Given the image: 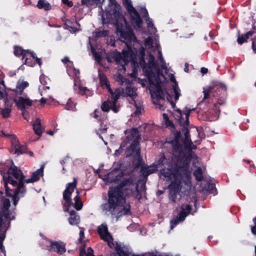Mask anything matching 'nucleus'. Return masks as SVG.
Listing matches in <instances>:
<instances>
[{
    "label": "nucleus",
    "mask_w": 256,
    "mask_h": 256,
    "mask_svg": "<svg viewBox=\"0 0 256 256\" xmlns=\"http://www.w3.org/2000/svg\"><path fill=\"white\" fill-rule=\"evenodd\" d=\"M133 184V178H125L116 186L110 188L108 192V198L100 206L102 211L106 215L114 214L117 208L123 206L126 200L123 188L124 186L132 185Z\"/></svg>",
    "instance_id": "1"
},
{
    "label": "nucleus",
    "mask_w": 256,
    "mask_h": 256,
    "mask_svg": "<svg viewBox=\"0 0 256 256\" xmlns=\"http://www.w3.org/2000/svg\"><path fill=\"white\" fill-rule=\"evenodd\" d=\"M109 6L114 5L115 9L114 10L116 22L115 26L116 28V34L128 42H136L137 38L134 34L131 28L128 24L125 18L120 12V6L118 4L115 0H108Z\"/></svg>",
    "instance_id": "2"
},
{
    "label": "nucleus",
    "mask_w": 256,
    "mask_h": 256,
    "mask_svg": "<svg viewBox=\"0 0 256 256\" xmlns=\"http://www.w3.org/2000/svg\"><path fill=\"white\" fill-rule=\"evenodd\" d=\"M190 161L186 160L184 162L175 163L171 168L167 169L162 168L160 170V173L168 181L172 180L175 177L182 175L186 176V184L187 185L191 184V172L190 170Z\"/></svg>",
    "instance_id": "3"
},
{
    "label": "nucleus",
    "mask_w": 256,
    "mask_h": 256,
    "mask_svg": "<svg viewBox=\"0 0 256 256\" xmlns=\"http://www.w3.org/2000/svg\"><path fill=\"white\" fill-rule=\"evenodd\" d=\"M10 206V200L5 199L0 212V232H6L10 226V221L15 219V212L9 210Z\"/></svg>",
    "instance_id": "4"
},
{
    "label": "nucleus",
    "mask_w": 256,
    "mask_h": 256,
    "mask_svg": "<svg viewBox=\"0 0 256 256\" xmlns=\"http://www.w3.org/2000/svg\"><path fill=\"white\" fill-rule=\"evenodd\" d=\"M4 182H6L12 186H14L20 182L24 183L25 176L22 170L14 165L12 166L7 170L6 174L2 172Z\"/></svg>",
    "instance_id": "5"
},
{
    "label": "nucleus",
    "mask_w": 256,
    "mask_h": 256,
    "mask_svg": "<svg viewBox=\"0 0 256 256\" xmlns=\"http://www.w3.org/2000/svg\"><path fill=\"white\" fill-rule=\"evenodd\" d=\"M195 108H188V107L185 108L184 112V114L186 116V120H184L182 117V112L180 109H177L176 111L178 112V114L176 116V119L178 121V123L183 126V128L182 129V132L184 134V140L183 142L184 144H186L189 143L190 142H192L190 139V134L189 130L188 128V125L189 124V116L190 114L192 111L194 110Z\"/></svg>",
    "instance_id": "6"
},
{
    "label": "nucleus",
    "mask_w": 256,
    "mask_h": 256,
    "mask_svg": "<svg viewBox=\"0 0 256 256\" xmlns=\"http://www.w3.org/2000/svg\"><path fill=\"white\" fill-rule=\"evenodd\" d=\"M147 77L148 78L150 83L154 85L156 88L154 93L152 95L153 98H154V96L156 98V100L154 101V102L156 104L159 105L160 106V108H161L162 107V105L160 104V100H164L165 92L160 86V80L159 77L156 76L154 72L152 71L148 72Z\"/></svg>",
    "instance_id": "7"
},
{
    "label": "nucleus",
    "mask_w": 256,
    "mask_h": 256,
    "mask_svg": "<svg viewBox=\"0 0 256 256\" xmlns=\"http://www.w3.org/2000/svg\"><path fill=\"white\" fill-rule=\"evenodd\" d=\"M192 210V206L190 204H182L180 206V212L178 214L176 218H174L170 221L171 228H174L180 222H183L185 220L186 218L190 214L194 215V214L197 212L196 208L195 210L192 212H191Z\"/></svg>",
    "instance_id": "8"
},
{
    "label": "nucleus",
    "mask_w": 256,
    "mask_h": 256,
    "mask_svg": "<svg viewBox=\"0 0 256 256\" xmlns=\"http://www.w3.org/2000/svg\"><path fill=\"white\" fill-rule=\"evenodd\" d=\"M124 4L128 12L130 14L131 22L135 28H140L142 20L136 10L133 6L130 0H124Z\"/></svg>",
    "instance_id": "9"
},
{
    "label": "nucleus",
    "mask_w": 256,
    "mask_h": 256,
    "mask_svg": "<svg viewBox=\"0 0 256 256\" xmlns=\"http://www.w3.org/2000/svg\"><path fill=\"white\" fill-rule=\"evenodd\" d=\"M18 108L22 112V114L24 118L27 121H29L30 116L26 110L27 106H32V100L28 98L18 96L14 100Z\"/></svg>",
    "instance_id": "10"
},
{
    "label": "nucleus",
    "mask_w": 256,
    "mask_h": 256,
    "mask_svg": "<svg viewBox=\"0 0 256 256\" xmlns=\"http://www.w3.org/2000/svg\"><path fill=\"white\" fill-rule=\"evenodd\" d=\"M8 136L11 142V148L10 150V153L17 154L18 156L26 153V146L20 144L15 134H8Z\"/></svg>",
    "instance_id": "11"
},
{
    "label": "nucleus",
    "mask_w": 256,
    "mask_h": 256,
    "mask_svg": "<svg viewBox=\"0 0 256 256\" xmlns=\"http://www.w3.org/2000/svg\"><path fill=\"white\" fill-rule=\"evenodd\" d=\"M14 54L16 56H22L24 64L32 66V52L28 50H24L20 46H15L14 47Z\"/></svg>",
    "instance_id": "12"
},
{
    "label": "nucleus",
    "mask_w": 256,
    "mask_h": 256,
    "mask_svg": "<svg viewBox=\"0 0 256 256\" xmlns=\"http://www.w3.org/2000/svg\"><path fill=\"white\" fill-rule=\"evenodd\" d=\"M8 184L6 182H4L6 194L10 197H16L18 194H23L26 191L23 182H20L14 186H12V188L8 186Z\"/></svg>",
    "instance_id": "13"
},
{
    "label": "nucleus",
    "mask_w": 256,
    "mask_h": 256,
    "mask_svg": "<svg viewBox=\"0 0 256 256\" xmlns=\"http://www.w3.org/2000/svg\"><path fill=\"white\" fill-rule=\"evenodd\" d=\"M50 243L46 246V250L50 252H56L59 254H62L66 252V244L60 241H53L48 240Z\"/></svg>",
    "instance_id": "14"
},
{
    "label": "nucleus",
    "mask_w": 256,
    "mask_h": 256,
    "mask_svg": "<svg viewBox=\"0 0 256 256\" xmlns=\"http://www.w3.org/2000/svg\"><path fill=\"white\" fill-rule=\"evenodd\" d=\"M77 184V180L74 178V182L68 183L66 185V188L63 192V198L66 202L70 206L72 204V200L70 196L76 188Z\"/></svg>",
    "instance_id": "15"
},
{
    "label": "nucleus",
    "mask_w": 256,
    "mask_h": 256,
    "mask_svg": "<svg viewBox=\"0 0 256 256\" xmlns=\"http://www.w3.org/2000/svg\"><path fill=\"white\" fill-rule=\"evenodd\" d=\"M172 146V152L173 155L178 158H186V148L185 144H180V142L169 143Z\"/></svg>",
    "instance_id": "16"
},
{
    "label": "nucleus",
    "mask_w": 256,
    "mask_h": 256,
    "mask_svg": "<svg viewBox=\"0 0 256 256\" xmlns=\"http://www.w3.org/2000/svg\"><path fill=\"white\" fill-rule=\"evenodd\" d=\"M138 142L136 139H134L131 144L127 148L126 151V158L134 156L135 158L140 157V150L137 148Z\"/></svg>",
    "instance_id": "17"
},
{
    "label": "nucleus",
    "mask_w": 256,
    "mask_h": 256,
    "mask_svg": "<svg viewBox=\"0 0 256 256\" xmlns=\"http://www.w3.org/2000/svg\"><path fill=\"white\" fill-rule=\"evenodd\" d=\"M44 130L45 127L42 126L40 119L38 118H36L34 122H33V130L34 134L38 136V137L34 140H38L40 138Z\"/></svg>",
    "instance_id": "18"
},
{
    "label": "nucleus",
    "mask_w": 256,
    "mask_h": 256,
    "mask_svg": "<svg viewBox=\"0 0 256 256\" xmlns=\"http://www.w3.org/2000/svg\"><path fill=\"white\" fill-rule=\"evenodd\" d=\"M172 181L169 185L170 190H176L178 192L180 188L182 180H186V176L185 175L181 176H178L172 178ZM185 181L186 182V180Z\"/></svg>",
    "instance_id": "19"
},
{
    "label": "nucleus",
    "mask_w": 256,
    "mask_h": 256,
    "mask_svg": "<svg viewBox=\"0 0 256 256\" xmlns=\"http://www.w3.org/2000/svg\"><path fill=\"white\" fill-rule=\"evenodd\" d=\"M98 232L100 238L103 240H107V237H108L111 240H113L112 235L108 231V228L106 225L101 224L98 228Z\"/></svg>",
    "instance_id": "20"
},
{
    "label": "nucleus",
    "mask_w": 256,
    "mask_h": 256,
    "mask_svg": "<svg viewBox=\"0 0 256 256\" xmlns=\"http://www.w3.org/2000/svg\"><path fill=\"white\" fill-rule=\"evenodd\" d=\"M158 170L156 168V166H142L140 169V172L142 174L146 179L147 178V177L150 175V174H154Z\"/></svg>",
    "instance_id": "21"
},
{
    "label": "nucleus",
    "mask_w": 256,
    "mask_h": 256,
    "mask_svg": "<svg viewBox=\"0 0 256 256\" xmlns=\"http://www.w3.org/2000/svg\"><path fill=\"white\" fill-rule=\"evenodd\" d=\"M254 33V32L252 30H250L248 32L244 34H238L237 38L238 43L239 44L241 45L244 43L247 42L248 40L250 38V37L252 36Z\"/></svg>",
    "instance_id": "22"
},
{
    "label": "nucleus",
    "mask_w": 256,
    "mask_h": 256,
    "mask_svg": "<svg viewBox=\"0 0 256 256\" xmlns=\"http://www.w3.org/2000/svg\"><path fill=\"white\" fill-rule=\"evenodd\" d=\"M44 164L41 166L40 168L33 172V182L40 180V177L44 176Z\"/></svg>",
    "instance_id": "23"
},
{
    "label": "nucleus",
    "mask_w": 256,
    "mask_h": 256,
    "mask_svg": "<svg viewBox=\"0 0 256 256\" xmlns=\"http://www.w3.org/2000/svg\"><path fill=\"white\" fill-rule=\"evenodd\" d=\"M28 84L26 82H22L20 83H18L14 91L17 94L20 95L22 94L24 89L28 87Z\"/></svg>",
    "instance_id": "24"
},
{
    "label": "nucleus",
    "mask_w": 256,
    "mask_h": 256,
    "mask_svg": "<svg viewBox=\"0 0 256 256\" xmlns=\"http://www.w3.org/2000/svg\"><path fill=\"white\" fill-rule=\"evenodd\" d=\"M36 6L39 9H44L45 10H48L52 8L50 4L46 0H39Z\"/></svg>",
    "instance_id": "25"
},
{
    "label": "nucleus",
    "mask_w": 256,
    "mask_h": 256,
    "mask_svg": "<svg viewBox=\"0 0 256 256\" xmlns=\"http://www.w3.org/2000/svg\"><path fill=\"white\" fill-rule=\"evenodd\" d=\"M125 90L126 96L130 97L132 99H134L137 96L136 88L134 87L132 88L130 86H126Z\"/></svg>",
    "instance_id": "26"
},
{
    "label": "nucleus",
    "mask_w": 256,
    "mask_h": 256,
    "mask_svg": "<svg viewBox=\"0 0 256 256\" xmlns=\"http://www.w3.org/2000/svg\"><path fill=\"white\" fill-rule=\"evenodd\" d=\"M148 67L150 70L146 72V76L148 72L150 71L153 72L152 69L156 67L155 58L154 55H152L151 53H150L148 55Z\"/></svg>",
    "instance_id": "27"
},
{
    "label": "nucleus",
    "mask_w": 256,
    "mask_h": 256,
    "mask_svg": "<svg viewBox=\"0 0 256 256\" xmlns=\"http://www.w3.org/2000/svg\"><path fill=\"white\" fill-rule=\"evenodd\" d=\"M193 174L196 178V180L198 182L202 181L204 179L202 170L200 167H198L194 172Z\"/></svg>",
    "instance_id": "28"
},
{
    "label": "nucleus",
    "mask_w": 256,
    "mask_h": 256,
    "mask_svg": "<svg viewBox=\"0 0 256 256\" xmlns=\"http://www.w3.org/2000/svg\"><path fill=\"white\" fill-rule=\"evenodd\" d=\"M132 53V50H123L122 51V56L120 54H118L116 58V60H119L122 59V56L124 57V60H126L130 57Z\"/></svg>",
    "instance_id": "29"
},
{
    "label": "nucleus",
    "mask_w": 256,
    "mask_h": 256,
    "mask_svg": "<svg viewBox=\"0 0 256 256\" xmlns=\"http://www.w3.org/2000/svg\"><path fill=\"white\" fill-rule=\"evenodd\" d=\"M99 78L100 84L102 87H106L110 85L108 78L105 74H100Z\"/></svg>",
    "instance_id": "30"
},
{
    "label": "nucleus",
    "mask_w": 256,
    "mask_h": 256,
    "mask_svg": "<svg viewBox=\"0 0 256 256\" xmlns=\"http://www.w3.org/2000/svg\"><path fill=\"white\" fill-rule=\"evenodd\" d=\"M79 192H77V195L74 197V200L75 201L74 208L77 210H80L83 206V203L80 198L78 196Z\"/></svg>",
    "instance_id": "31"
},
{
    "label": "nucleus",
    "mask_w": 256,
    "mask_h": 256,
    "mask_svg": "<svg viewBox=\"0 0 256 256\" xmlns=\"http://www.w3.org/2000/svg\"><path fill=\"white\" fill-rule=\"evenodd\" d=\"M116 251L118 256H131L132 254L124 250L120 245L117 244L116 247Z\"/></svg>",
    "instance_id": "32"
},
{
    "label": "nucleus",
    "mask_w": 256,
    "mask_h": 256,
    "mask_svg": "<svg viewBox=\"0 0 256 256\" xmlns=\"http://www.w3.org/2000/svg\"><path fill=\"white\" fill-rule=\"evenodd\" d=\"M185 147L186 148V151L190 154V157L191 158L190 154L192 152V150H196V145L193 144V143L192 142H190L188 144H185Z\"/></svg>",
    "instance_id": "33"
},
{
    "label": "nucleus",
    "mask_w": 256,
    "mask_h": 256,
    "mask_svg": "<svg viewBox=\"0 0 256 256\" xmlns=\"http://www.w3.org/2000/svg\"><path fill=\"white\" fill-rule=\"evenodd\" d=\"M110 102L104 101L101 106V109L104 112H108L110 110Z\"/></svg>",
    "instance_id": "34"
},
{
    "label": "nucleus",
    "mask_w": 256,
    "mask_h": 256,
    "mask_svg": "<svg viewBox=\"0 0 256 256\" xmlns=\"http://www.w3.org/2000/svg\"><path fill=\"white\" fill-rule=\"evenodd\" d=\"M11 111L10 107H6L1 110V114L4 118H8L10 116Z\"/></svg>",
    "instance_id": "35"
},
{
    "label": "nucleus",
    "mask_w": 256,
    "mask_h": 256,
    "mask_svg": "<svg viewBox=\"0 0 256 256\" xmlns=\"http://www.w3.org/2000/svg\"><path fill=\"white\" fill-rule=\"evenodd\" d=\"M178 192L176 190H170L169 199L173 202H176Z\"/></svg>",
    "instance_id": "36"
},
{
    "label": "nucleus",
    "mask_w": 256,
    "mask_h": 256,
    "mask_svg": "<svg viewBox=\"0 0 256 256\" xmlns=\"http://www.w3.org/2000/svg\"><path fill=\"white\" fill-rule=\"evenodd\" d=\"M75 103L72 100L71 98H69L66 102V108L68 110H74L75 108Z\"/></svg>",
    "instance_id": "37"
},
{
    "label": "nucleus",
    "mask_w": 256,
    "mask_h": 256,
    "mask_svg": "<svg viewBox=\"0 0 256 256\" xmlns=\"http://www.w3.org/2000/svg\"><path fill=\"white\" fill-rule=\"evenodd\" d=\"M166 160L164 155H163L161 158H160L156 162V164L154 165L155 166H156V168H158L162 166L164 164V161Z\"/></svg>",
    "instance_id": "38"
},
{
    "label": "nucleus",
    "mask_w": 256,
    "mask_h": 256,
    "mask_svg": "<svg viewBox=\"0 0 256 256\" xmlns=\"http://www.w3.org/2000/svg\"><path fill=\"white\" fill-rule=\"evenodd\" d=\"M79 218L77 216H70L68 218V222L72 225L77 224H78Z\"/></svg>",
    "instance_id": "39"
},
{
    "label": "nucleus",
    "mask_w": 256,
    "mask_h": 256,
    "mask_svg": "<svg viewBox=\"0 0 256 256\" xmlns=\"http://www.w3.org/2000/svg\"><path fill=\"white\" fill-rule=\"evenodd\" d=\"M181 136V132L180 131H176L174 133V138L172 140L170 141L168 143L179 142L180 138Z\"/></svg>",
    "instance_id": "40"
},
{
    "label": "nucleus",
    "mask_w": 256,
    "mask_h": 256,
    "mask_svg": "<svg viewBox=\"0 0 256 256\" xmlns=\"http://www.w3.org/2000/svg\"><path fill=\"white\" fill-rule=\"evenodd\" d=\"M122 92H122L120 90L117 88L116 90H115L113 94L111 96L112 99L118 100Z\"/></svg>",
    "instance_id": "41"
},
{
    "label": "nucleus",
    "mask_w": 256,
    "mask_h": 256,
    "mask_svg": "<svg viewBox=\"0 0 256 256\" xmlns=\"http://www.w3.org/2000/svg\"><path fill=\"white\" fill-rule=\"evenodd\" d=\"M173 90H174V92L175 94H174V99L176 100H177L178 99V98L180 95V94L178 90V86L176 83H175L174 86H173Z\"/></svg>",
    "instance_id": "42"
},
{
    "label": "nucleus",
    "mask_w": 256,
    "mask_h": 256,
    "mask_svg": "<svg viewBox=\"0 0 256 256\" xmlns=\"http://www.w3.org/2000/svg\"><path fill=\"white\" fill-rule=\"evenodd\" d=\"M211 92V88L209 87L206 88H204L203 92L204 94L203 100L208 99L209 98L210 94Z\"/></svg>",
    "instance_id": "43"
},
{
    "label": "nucleus",
    "mask_w": 256,
    "mask_h": 256,
    "mask_svg": "<svg viewBox=\"0 0 256 256\" xmlns=\"http://www.w3.org/2000/svg\"><path fill=\"white\" fill-rule=\"evenodd\" d=\"M46 101H47V100L44 98H42L40 100H33V105L35 106L38 102H40V105L42 106L45 104Z\"/></svg>",
    "instance_id": "44"
},
{
    "label": "nucleus",
    "mask_w": 256,
    "mask_h": 256,
    "mask_svg": "<svg viewBox=\"0 0 256 256\" xmlns=\"http://www.w3.org/2000/svg\"><path fill=\"white\" fill-rule=\"evenodd\" d=\"M109 31L108 30H102L97 33L98 37H106L108 35Z\"/></svg>",
    "instance_id": "45"
},
{
    "label": "nucleus",
    "mask_w": 256,
    "mask_h": 256,
    "mask_svg": "<svg viewBox=\"0 0 256 256\" xmlns=\"http://www.w3.org/2000/svg\"><path fill=\"white\" fill-rule=\"evenodd\" d=\"M89 90L86 87H79V93L82 96H88L86 92H88Z\"/></svg>",
    "instance_id": "46"
},
{
    "label": "nucleus",
    "mask_w": 256,
    "mask_h": 256,
    "mask_svg": "<svg viewBox=\"0 0 256 256\" xmlns=\"http://www.w3.org/2000/svg\"><path fill=\"white\" fill-rule=\"evenodd\" d=\"M33 60H34V64H38L40 67H41L42 64V60L40 58H38L36 56V54L33 52Z\"/></svg>",
    "instance_id": "47"
},
{
    "label": "nucleus",
    "mask_w": 256,
    "mask_h": 256,
    "mask_svg": "<svg viewBox=\"0 0 256 256\" xmlns=\"http://www.w3.org/2000/svg\"><path fill=\"white\" fill-rule=\"evenodd\" d=\"M80 237L78 240V243H82V240L84 236V229L83 228H81L80 233H79Z\"/></svg>",
    "instance_id": "48"
},
{
    "label": "nucleus",
    "mask_w": 256,
    "mask_h": 256,
    "mask_svg": "<svg viewBox=\"0 0 256 256\" xmlns=\"http://www.w3.org/2000/svg\"><path fill=\"white\" fill-rule=\"evenodd\" d=\"M146 23L147 24L148 28H154V24L152 20L150 19V18H146L145 20Z\"/></svg>",
    "instance_id": "49"
},
{
    "label": "nucleus",
    "mask_w": 256,
    "mask_h": 256,
    "mask_svg": "<svg viewBox=\"0 0 256 256\" xmlns=\"http://www.w3.org/2000/svg\"><path fill=\"white\" fill-rule=\"evenodd\" d=\"M141 12L142 14V16L144 18V20H146V18H150L148 16V12L146 8H142Z\"/></svg>",
    "instance_id": "50"
},
{
    "label": "nucleus",
    "mask_w": 256,
    "mask_h": 256,
    "mask_svg": "<svg viewBox=\"0 0 256 256\" xmlns=\"http://www.w3.org/2000/svg\"><path fill=\"white\" fill-rule=\"evenodd\" d=\"M119 207H118L116 209V210L114 212V214H113V215H112L110 214L112 216H116L115 217L116 218V220H118L120 217L122 216H124V214H123V212H122V210H118L116 213L117 211H118V208ZM110 214H109L108 216H110Z\"/></svg>",
    "instance_id": "51"
},
{
    "label": "nucleus",
    "mask_w": 256,
    "mask_h": 256,
    "mask_svg": "<svg viewBox=\"0 0 256 256\" xmlns=\"http://www.w3.org/2000/svg\"><path fill=\"white\" fill-rule=\"evenodd\" d=\"M166 92V99H167V100L170 103V104H172V106L173 108H174V106H176V104L172 101V99L171 95L170 94H168L167 92Z\"/></svg>",
    "instance_id": "52"
},
{
    "label": "nucleus",
    "mask_w": 256,
    "mask_h": 256,
    "mask_svg": "<svg viewBox=\"0 0 256 256\" xmlns=\"http://www.w3.org/2000/svg\"><path fill=\"white\" fill-rule=\"evenodd\" d=\"M165 124L166 127H170L174 129H175V126L172 121L168 119L165 122Z\"/></svg>",
    "instance_id": "53"
},
{
    "label": "nucleus",
    "mask_w": 256,
    "mask_h": 256,
    "mask_svg": "<svg viewBox=\"0 0 256 256\" xmlns=\"http://www.w3.org/2000/svg\"><path fill=\"white\" fill-rule=\"evenodd\" d=\"M122 212H123V214L124 215H128L130 214V206H128V208L124 207L123 208L122 210Z\"/></svg>",
    "instance_id": "54"
},
{
    "label": "nucleus",
    "mask_w": 256,
    "mask_h": 256,
    "mask_svg": "<svg viewBox=\"0 0 256 256\" xmlns=\"http://www.w3.org/2000/svg\"><path fill=\"white\" fill-rule=\"evenodd\" d=\"M160 62L162 63V67L163 69H166V62H165V61L164 59V58H162V54L161 53H160Z\"/></svg>",
    "instance_id": "55"
},
{
    "label": "nucleus",
    "mask_w": 256,
    "mask_h": 256,
    "mask_svg": "<svg viewBox=\"0 0 256 256\" xmlns=\"http://www.w3.org/2000/svg\"><path fill=\"white\" fill-rule=\"evenodd\" d=\"M86 256H95L94 254V250L92 248L89 247L88 248Z\"/></svg>",
    "instance_id": "56"
},
{
    "label": "nucleus",
    "mask_w": 256,
    "mask_h": 256,
    "mask_svg": "<svg viewBox=\"0 0 256 256\" xmlns=\"http://www.w3.org/2000/svg\"><path fill=\"white\" fill-rule=\"evenodd\" d=\"M153 42L152 39L151 38H148L145 40V44L148 46H152Z\"/></svg>",
    "instance_id": "57"
},
{
    "label": "nucleus",
    "mask_w": 256,
    "mask_h": 256,
    "mask_svg": "<svg viewBox=\"0 0 256 256\" xmlns=\"http://www.w3.org/2000/svg\"><path fill=\"white\" fill-rule=\"evenodd\" d=\"M63 4H66L68 7H72L74 4L72 1H69V0H62Z\"/></svg>",
    "instance_id": "58"
},
{
    "label": "nucleus",
    "mask_w": 256,
    "mask_h": 256,
    "mask_svg": "<svg viewBox=\"0 0 256 256\" xmlns=\"http://www.w3.org/2000/svg\"><path fill=\"white\" fill-rule=\"evenodd\" d=\"M138 133V130L136 128H132L131 130V134L132 137L134 138L135 136Z\"/></svg>",
    "instance_id": "59"
},
{
    "label": "nucleus",
    "mask_w": 256,
    "mask_h": 256,
    "mask_svg": "<svg viewBox=\"0 0 256 256\" xmlns=\"http://www.w3.org/2000/svg\"><path fill=\"white\" fill-rule=\"evenodd\" d=\"M2 98L4 100L5 103H6V102L8 100L7 98V94H4L2 91L0 90V99Z\"/></svg>",
    "instance_id": "60"
},
{
    "label": "nucleus",
    "mask_w": 256,
    "mask_h": 256,
    "mask_svg": "<svg viewBox=\"0 0 256 256\" xmlns=\"http://www.w3.org/2000/svg\"><path fill=\"white\" fill-rule=\"evenodd\" d=\"M110 109L114 112L117 113L119 111V107H118L116 104L111 105Z\"/></svg>",
    "instance_id": "61"
},
{
    "label": "nucleus",
    "mask_w": 256,
    "mask_h": 256,
    "mask_svg": "<svg viewBox=\"0 0 256 256\" xmlns=\"http://www.w3.org/2000/svg\"><path fill=\"white\" fill-rule=\"evenodd\" d=\"M218 88L221 89L222 91L224 94L226 92V86L222 84H220Z\"/></svg>",
    "instance_id": "62"
},
{
    "label": "nucleus",
    "mask_w": 256,
    "mask_h": 256,
    "mask_svg": "<svg viewBox=\"0 0 256 256\" xmlns=\"http://www.w3.org/2000/svg\"><path fill=\"white\" fill-rule=\"evenodd\" d=\"M100 113V111L98 109H96L94 112V116L93 117L94 118H98L99 117V114Z\"/></svg>",
    "instance_id": "63"
},
{
    "label": "nucleus",
    "mask_w": 256,
    "mask_h": 256,
    "mask_svg": "<svg viewBox=\"0 0 256 256\" xmlns=\"http://www.w3.org/2000/svg\"><path fill=\"white\" fill-rule=\"evenodd\" d=\"M251 232L253 234L256 236V224L251 226Z\"/></svg>",
    "instance_id": "64"
}]
</instances>
